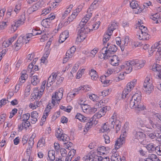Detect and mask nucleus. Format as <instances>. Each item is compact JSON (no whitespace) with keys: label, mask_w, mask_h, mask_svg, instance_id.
<instances>
[{"label":"nucleus","mask_w":161,"mask_h":161,"mask_svg":"<svg viewBox=\"0 0 161 161\" xmlns=\"http://www.w3.org/2000/svg\"><path fill=\"white\" fill-rule=\"evenodd\" d=\"M108 122H107L106 123H105L103 124V127L102 130H103V132L104 131H107L109 130V129H110V128H109L108 126L107 125H108Z\"/></svg>","instance_id":"nucleus-45"},{"label":"nucleus","mask_w":161,"mask_h":161,"mask_svg":"<svg viewBox=\"0 0 161 161\" xmlns=\"http://www.w3.org/2000/svg\"><path fill=\"white\" fill-rule=\"evenodd\" d=\"M23 120H22V121H27V120H28L30 116V115L29 113H27L25 114H24L23 115Z\"/></svg>","instance_id":"nucleus-46"},{"label":"nucleus","mask_w":161,"mask_h":161,"mask_svg":"<svg viewBox=\"0 0 161 161\" xmlns=\"http://www.w3.org/2000/svg\"><path fill=\"white\" fill-rule=\"evenodd\" d=\"M60 108L62 110H63L67 112H70L72 107L71 106H68L67 108L63 106H61Z\"/></svg>","instance_id":"nucleus-40"},{"label":"nucleus","mask_w":161,"mask_h":161,"mask_svg":"<svg viewBox=\"0 0 161 161\" xmlns=\"http://www.w3.org/2000/svg\"><path fill=\"white\" fill-rule=\"evenodd\" d=\"M151 18L154 20H155L156 19L158 18L159 19V13H156L152 15L151 17Z\"/></svg>","instance_id":"nucleus-61"},{"label":"nucleus","mask_w":161,"mask_h":161,"mask_svg":"<svg viewBox=\"0 0 161 161\" xmlns=\"http://www.w3.org/2000/svg\"><path fill=\"white\" fill-rule=\"evenodd\" d=\"M34 143V141L33 140H31L29 139V141L28 142V144L29 145L28 148L29 150H31V149H32V146H33Z\"/></svg>","instance_id":"nucleus-52"},{"label":"nucleus","mask_w":161,"mask_h":161,"mask_svg":"<svg viewBox=\"0 0 161 161\" xmlns=\"http://www.w3.org/2000/svg\"><path fill=\"white\" fill-rule=\"evenodd\" d=\"M146 147L149 153H153L156 151V147L155 145L153 143H149L147 144Z\"/></svg>","instance_id":"nucleus-16"},{"label":"nucleus","mask_w":161,"mask_h":161,"mask_svg":"<svg viewBox=\"0 0 161 161\" xmlns=\"http://www.w3.org/2000/svg\"><path fill=\"white\" fill-rule=\"evenodd\" d=\"M141 63V62H140L138 60H134L130 62L127 61L124 65H121L120 67L121 69H125V72L126 73H129L132 71L133 67L136 70L144 66V64Z\"/></svg>","instance_id":"nucleus-1"},{"label":"nucleus","mask_w":161,"mask_h":161,"mask_svg":"<svg viewBox=\"0 0 161 161\" xmlns=\"http://www.w3.org/2000/svg\"><path fill=\"white\" fill-rule=\"evenodd\" d=\"M90 75L92 80H96L98 78V75L97 74L96 71L94 69H91Z\"/></svg>","instance_id":"nucleus-24"},{"label":"nucleus","mask_w":161,"mask_h":161,"mask_svg":"<svg viewBox=\"0 0 161 161\" xmlns=\"http://www.w3.org/2000/svg\"><path fill=\"white\" fill-rule=\"evenodd\" d=\"M155 152L159 155L161 156V147L160 146H157L156 147V151Z\"/></svg>","instance_id":"nucleus-57"},{"label":"nucleus","mask_w":161,"mask_h":161,"mask_svg":"<svg viewBox=\"0 0 161 161\" xmlns=\"http://www.w3.org/2000/svg\"><path fill=\"white\" fill-rule=\"evenodd\" d=\"M31 81L32 85H36L39 82L40 80L37 76L34 75L32 77Z\"/></svg>","instance_id":"nucleus-29"},{"label":"nucleus","mask_w":161,"mask_h":161,"mask_svg":"<svg viewBox=\"0 0 161 161\" xmlns=\"http://www.w3.org/2000/svg\"><path fill=\"white\" fill-rule=\"evenodd\" d=\"M24 23V22H22L19 20H18L17 21L14 22V25H15L16 27H18L20 25L23 24Z\"/></svg>","instance_id":"nucleus-63"},{"label":"nucleus","mask_w":161,"mask_h":161,"mask_svg":"<svg viewBox=\"0 0 161 161\" xmlns=\"http://www.w3.org/2000/svg\"><path fill=\"white\" fill-rule=\"evenodd\" d=\"M63 134V130L60 128H58L56 133L55 135L56 137L58 139L59 138H61V137L60 136H62V135Z\"/></svg>","instance_id":"nucleus-34"},{"label":"nucleus","mask_w":161,"mask_h":161,"mask_svg":"<svg viewBox=\"0 0 161 161\" xmlns=\"http://www.w3.org/2000/svg\"><path fill=\"white\" fill-rule=\"evenodd\" d=\"M111 161H122L121 157L116 153H113L111 158Z\"/></svg>","instance_id":"nucleus-22"},{"label":"nucleus","mask_w":161,"mask_h":161,"mask_svg":"<svg viewBox=\"0 0 161 161\" xmlns=\"http://www.w3.org/2000/svg\"><path fill=\"white\" fill-rule=\"evenodd\" d=\"M134 86L133 84H132L131 82L128 83L126 86V88L124 89V90L128 89V91H129L128 92V93H127L128 94H129L130 92L131 91V89L132 88H133L134 87Z\"/></svg>","instance_id":"nucleus-38"},{"label":"nucleus","mask_w":161,"mask_h":161,"mask_svg":"<svg viewBox=\"0 0 161 161\" xmlns=\"http://www.w3.org/2000/svg\"><path fill=\"white\" fill-rule=\"evenodd\" d=\"M60 137H61V138H59L58 139L59 140H62L64 142L69 141V137L65 134L63 133L62 135V136H61Z\"/></svg>","instance_id":"nucleus-32"},{"label":"nucleus","mask_w":161,"mask_h":161,"mask_svg":"<svg viewBox=\"0 0 161 161\" xmlns=\"http://www.w3.org/2000/svg\"><path fill=\"white\" fill-rule=\"evenodd\" d=\"M137 125L138 127H146L147 128L149 129L150 130H152L151 126H147L145 124L144 122L141 119H138L136 122Z\"/></svg>","instance_id":"nucleus-19"},{"label":"nucleus","mask_w":161,"mask_h":161,"mask_svg":"<svg viewBox=\"0 0 161 161\" xmlns=\"http://www.w3.org/2000/svg\"><path fill=\"white\" fill-rule=\"evenodd\" d=\"M108 27L109 28H111L114 31V30L118 28V25L117 23L114 22L112 24L110 25H109Z\"/></svg>","instance_id":"nucleus-56"},{"label":"nucleus","mask_w":161,"mask_h":161,"mask_svg":"<svg viewBox=\"0 0 161 161\" xmlns=\"http://www.w3.org/2000/svg\"><path fill=\"white\" fill-rule=\"evenodd\" d=\"M76 152L75 150L73 149L69 152L68 154V156H69L70 157H73L75 154Z\"/></svg>","instance_id":"nucleus-60"},{"label":"nucleus","mask_w":161,"mask_h":161,"mask_svg":"<svg viewBox=\"0 0 161 161\" xmlns=\"http://www.w3.org/2000/svg\"><path fill=\"white\" fill-rule=\"evenodd\" d=\"M108 149V147H106L104 146H102L98 147L97 149V150L100 153L105 154V152H106Z\"/></svg>","instance_id":"nucleus-31"},{"label":"nucleus","mask_w":161,"mask_h":161,"mask_svg":"<svg viewBox=\"0 0 161 161\" xmlns=\"http://www.w3.org/2000/svg\"><path fill=\"white\" fill-rule=\"evenodd\" d=\"M153 118L159 122H161V115L158 113H155L153 114Z\"/></svg>","instance_id":"nucleus-36"},{"label":"nucleus","mask_w":161,"mask_h":161,"mask_svg":"<svg viewBox=\"0 0 161 161\" xmlns=\"http://www.w3.org/2000/svg\"><path fill=\"white\" fill-rule=\"evenodd\" d=\"M94 154L93 152H91L83 157L85 161H93Z\"/></svg>","instance_id":"nucleus-18"},{"label":"nucleus","mask_w":161,"mask_h":161,"mask_svg":"<svg viewBox=\"0 0 161 161\" xmlns=\"http://www.w3.org/2000/svg\"><path fill=\"white\" fill-rule=\"evenodd\" d=\"M31 118L32 124H34L37 121V119L38 117V114L37 112L36 111H33L31 113Z\"/></svg>","instance_id":"nucleus-17"},{"label":"nucleus","mask_w":161,"mask_h":161,"mask_svg":"<svg viewBox=\"0 0 161 161\" xmlns=\"http://www.w3.org/2000/svg\"><path fill=\"white\" fill-rule=\"evenodd\" d=\"M118 57L116 55L113 54L111 55V56L110 57H108V59H109L110 60L111 64L114 66H116L118 65V61H119L118 60Z\"/></svg>","instance_id":"nucleus-14"},{"label":"nucleus","mask_w":161,"mask_h":161,"mask_svg":"<svg viewBox=\"0 0 161 161\" xmlns=\"http://www.w3.org/2000/svg\"><path fill=\"white\" fill-rule=\"evenodd\" d=\"M48 158L51 161H53L55 158V152L53 150H50L48 153Z\"/></svg>","instance_id":"nucleus-21"},{"label":"nucleus","mask_w":161,"mask_h":161,"mask_svg":"<svg viewBox=\"0 0 161 161\" xmlns=\"http://www.w3.org/2000/svg\"><path fill=\"white\" fill-rule=\"evenodd\" d=\"M149 123L151 125L152 127L154 129L157 130H161V125L158 123L154 124L153 121L151 119L149 120Z\"/></svg>","instance_id":"nucleus-23"},{"label":"nucleus","mask_w":161,"mask_h":161,"mask_svg":"<svg viewBox=\"0 0 161 161\" xmlns=\"http://www.w3.org/2000/svg\"><path fill=\"white\" fill-rule=\"evenodd\" d=\"M125 135H121L119 138L116 141L115 144V149H118L125 142Z\"/></svg>","instance_id":"nucleus-9"},{"label":"nucleus","mask_w":161,"mask_h":161,"mask_svg":"<svg viewBox=\"0 0 161 161\" xmlns=\"http://www.w3.org/2000/svg\"><path fill=\"white\" fill-rule=\"evenodd\" d=\"M142 88L148 94H149L153 90V86L149 77H147L146 78Z\"/></svg>","instance_id":"nucleus-5"},{"label":"nucleus","mask_w":161,"mask_h":161,"mask_svg":"<svg viewBox=\"0 0 161 161\" xmlns=\"http://www.w3.org/2000/svg\"><path fill=\"white\" fill-rule=\"evenodd\" d=\"M25 43V44L27 43L25 36H21L19 37L16 42L14 45L15 46V50L16 51L19 50Z\"/></svg>","instance_id":"nucleus-8"},{"label":"nucleus","mask_w":161,"mask_h":161,"mask_svg":"<svg viewBox=\"0 0 161 161\" xmlns=\"http://www.w3.org/2000/svg\"><path fill=\"white\" fill-rule=\"evenodd\" d=\"M130 5L133 9H137V14L141 13L143 10L142 7L140 6L136 1L132 0L130 3Z\"/></svg>","instance_id":"nucleus-11"},{"label":"nucleus","mask_w":161,"mask_h":161,"mask_svg":"<svg viewBox=\"0 0 161 161\" xmlns=\"http://www.w3.org/2000/svg\"><path fill=\"white\" fill-rule=\"evenodd\" d=\"M7 22V21L5 20V21H2L0 23V30H3L7 26L6 23Z\"/></svg>","instance_id":"nucleus-41"},{"label":"nucleus","mask_w":161,"mask_h":161,"mask_svg":"<svg viewBox=\"0 0 161 161\" xmlns=\"http://www.w3.org/2000/svg\"><path fill=\"white\" fill-rule=\"evenodd\" d=\"M37 30L36 29L33 30H32V33H29L28 34L26 35V36L25 37H26V40L27 42H28L29 40L28 39L29 38H30L32 36H35L34 35V31H37Z\"/></svg>","instance_id":"nucleus-37"},{"label":"nucleus","mask_w":161,"mask_h":161,"mask_svg":"<svg viewBox=\"0 0 161 161\" xmlns=\"http://www.w3.org/2000/svg\"><path fill=\"white\" fill-rule=\"evenodd\" d=\"M51 21V20L46 18L42 20L41 22V24L43 27L47 28L50 25Z\"/></svg>","instance_id":"nucleus-26"},{"label":"nucleus","mask_w":161,"mask_h":161,"mask_svg":"<svg viewBox=\"0 0 161 161\" xmlns=\"http://www.w3.org/2000/svg\"><path fill=\"white\" fill-rule=\"evenodd\" d=\"M98 3L97 1L94 0L93 3L91 5L90 8L93 9L94 8H96L97 7V4Z\"/></svg>","instance_id":"nucleus-53"},{"label":"nucleus","mask_w":161,"mask_h":161,"mask_svg":"<svg viewBox=\"0 0 161 161\" xmlns=\"http://www.w3.org/2000/svg\"><path fill=\"white\" fill-rule=\"evenodd\" d=\"M88 120H87V123L85 126V127L86 129V131H87L88 130L92 127L93 124L96 125L97 122H96V119L95 120H93V119L91 118L89 119H88Z\"/></svg>","instance_id":"nucleus-15"},{"label":"nucleus","mask_w":161,"mask_h":161,"mask_svg":"<svg viewBox=\"0 0 161 161\" xmlns=\"http://www.w3.org/2000/svg\"><path fill=\"white\" fill-rule=\"evenodd\" d=\"M28 77V75L26 74V71H23L21 73V76L19 78L20 82L24 83L26 79Z\"/></svg>","instance_id":"nucleus-25"},{"label":"nucleus","mask_w":161,"mask_h":161,"mask_svg":"<svg viewBox=\"0 0 161 161\" xmlns=\"http://www.w3.org/2000/svg\"><path fill=\"white\" fill-rule=\"evenodd\" d=\"M89 105L85 104L83 106H81V108L84 112H87L88 109L89 108Z\"/></svg>","instance_id":"nucleus-44"},{"label":"nucleus","mask_w":161,"mask_h":161,"mask_svg":"<svg viewBox=\"0 0 161 161\" xmlns=\"http://www.w3.org/2000/svg\"><path fill=\"white\" fill-rule=\"evenodd\" d=\"M118 49L117 46L114 45H111L107 49V47H105L102 48L101 50L100 53L103 55L104 59H106L108 58L109 57L111 56V55H113L115 53Z\"/></svg>","instance_id":"nucleus-2"},{"label":"nucleus","mask_w":161,"mask_h":161,"mask_svg":"<svg viewBox=\"0 0 161 161\" xmlns=\"http://www.w3.org/2000/svg\"><path fill=\"white\" fill-rule=\"evenodd\" d=\"M122 42H123V44H123L124 46H127L129 42V37L126 36L124 38V40H123Z\"/></svg>","instance_id":"nucleus-49"},{"label":"nucleus","mask_w":161,"mask_h":161,"mask_svg":"<svg viewBox=\"0 0 161 161\" xmlns=\"http://www.w3.org/2000/svg\"><path fill=\"white\" fill-rule=\"evenodd\" d=\"M57 74L56 73L53 72L50 75L47 80V86L48 87H50L55 81V80L57 78Z\"/></svg>","instance_id":"nucleus-10"},{"label":"nucleus","mask_w":161,"mask_h":161,"mask_svg":"<svg viewBox=\"0 0 161 161\" xmlns=\"http://www.w3.org/2000/svg\"><path fill=\"white\" fill-rule=\"evenodd\" d=\"M111 36V35L108 34V33H105L103 39V43H106L109 40V39L110 38Z\"/></svg>","instance_id":"nucleus-35"},{"label":"nucleus","mask_w":161,"mask_h":161,"mask_svg":"<svg viewBox=\"0 0 161 161\" xmlns=\"http://www.w3.org/2000/svg\"><path fill=\"white\" fill-rule=\"evenodd\" d=\"M49 53L48 52H46L45 54L44 55L43 57L41 59V62L44 63L45 62V60L47 59L48 57Z\"/></svg>","instance_id":"nucleus-43"},{"label":"nucleus","mask_w":161,"mask_h":161,"mask_svg":"<svg viewBox=\"0 0 161 161\" xmlns=\"http://www.w3.org/2000/svg\"><path fill=\"white\" fill-rule=\"evenodd\" d=\"M64 144L65 145V147L66 148L68 149L69 150L70 149L69 148V147H71L72 146L73 143L67 141V142L64 143Z\"/></svg>","instance_id":"nucleus-51"},{"label":"nucleus","mask_w":161,"mask_h":161,"mask_svg":"<svg viewBox=\"0 0 161 161\" xmlns=\"http://www.w3.org/2000/svg\"><path fill=\"white\" fill-rule=\"evenodd\" d=\"M78 67L79 65L78 64H75V65L73 67L72 70L70 72L71 74H72V73H75L78 69Z\"/></svg>","instance_id":"nucleus-62"},{"label":"nucleus","mask_w":161,"mask_h":161,"mask_svg":"<svg viewBox=\"0 0 161 161\" xmlns=\"http://www.w3.org/2000/svg\"><path fill=\"white\" fill-rule=\"evenodd\" d=\"M63 96V90L60 89L58 92H55L54 95H53L52 98V103L54 106L55 101H59L61 100Z\"/></svg>","instance_id":"nucleus-7"},{"label":"nucleus","mask_w":161,"mask_h":161,"mask_svg":"<svg viewBox=\"0 0 161 161\" xmlns=\"http://www.w3.org/2000/svg\"><path fill=\"white\" fill-rule=\"evenodd\" d=\"M72 92L69 93L67 95V101H69L72 100V99L74 97V96L72 95Z\"/></svg>","instance_id":"nucleus-55"},{"label":"nucleus","mask_w":161,"mask_h":161,"mask_svg":"<svg viewBox=\"0 0 161 161\" xmlns=\"http://www.w3.org/2000/svg\"><path fill=\"white\" fill-rule=\"evenodd\" d=\"M78 34L79 35L81 40H84L86 37L85 34H87L90 31L87 26V25L83 26V27H78Z\"/></svg>","instance_id":"nucleus-6"},{"label":"nucleus","mask_w":161,"mask_h":161,"mask_svg":"<svg viewBox=\"0 0 161 161\" xmlns=\"http://www.w3.org/2000/svg\"><path fill=\"white\" fill-rule=\"evenodd\" d=\"M75 118L79 119L81 121H83L84 122H87V120L88 119L85 117L83 115L80 114L78 113L75 116Z\"/></svg>","instance_id":"nucleus-27"},{"label":"nucleus","mask_w":161,"mask_h":161,"mask_svg":"<svg viewBox=\"0 0 161 161\" xmlns=\"http://www.w3.org/2000/svg\"><path fill=\"white\" fill-rule=\"evenodd\" d=\"M128 89L124 90L123 91L122 94V98H128L134 99L139 101H141L142 99V94L140 92L137 91L132 96L130 94H128Z\"/></svg>","instance_id":"nucleus-4"},{"label":"nucleus","mask_w":161,"mask_h":161,"mask_svg":"<svg viewBox=\"0 0 161 161\" xmlns=\"http://www.w3.org/2000/svg\"><path fill=\"white\" fill-rule=\"evenodd\" d=\"M152 69L153 71L156 72L155 74L156 75L157 72L161 71V66L158 64H155L152 66Z\"/></svg>","instance_id":"nucleus-28"},{"label":"nucleus","mask_w":161,"mask_h":161,"mask_svg":"<svg viewBox=\"0 0 161 161\" xmlns=\"http://www.w3.org/2000/svg\"><path fill=\"white\" fill-rule=\"evenodd\" d=\"M104 138L105 139V142L106 144L109 143L110 142V137L109 136L105 134L104 135Z\"/></svg>","instance_id":"nucleus-58"},{"label":"nucleus","mask_w":161,"mask_h":161,"mask_svg":"<svg viewBox=\"0 0 161 161\" xmlns=\"http://www.w3.org/2000/svg\"><path fill=\"white\" fill-rule=\"evenodd\" d=\"M69 32L68 30H65L61 33L59 37V42L61 43L64 42L69 37Z\"/></svg>","instance_id":"nucleus-13"},{"label":"nucleus","mask_w":161,"mask_h":161,"mask_svg":"<svg viewBox=\"0 0 161 161\" xmlns=\"http://www.w3.org/2000/svg\"><path fill=\"white\" fill-rule=\"evenodd\" d=\"M10 42L8 40H5L4 41L2 45L5 47H8L10 45Z\"/></svg>","instance_id":"nucleus-47"},{"label":"nucleus","mask_w":161,"mask_h":161,"mask_svg":"<svg viewBox=\"0 0 161 161\" xmlns=\"http://www.w3.org/2000/svg\"><path fill=\"white\" fill-rule=\"evenodd\" d=\"M26 126V124H25V122L24 121H23L21 124L19 125L18 129L20 130H22L24 128L26 129L27 128H28V127Z\"/></svg>","instance_id":"nucleus-42"},{"label":"nucleus","mask_w":161,"mask_h":161,"mask_svg":"<svg viewBox=\"0 0 161 161\" xmlns=\"http://www.w3.org/2000/svg\"><path fill=\"white\" fill-rule=\"evenodd\" d=\"M102 116V114H99L98 113H96L91 118L92 119H93V120H95V119H96V118L97 119H99ZM97 121L96 120V122Z\"/></svg>","instance_id":"nucleus-48"},{"label":"nucleus","mask_w":161,"mask_h":161,"mask_svg":"<svg viewBox=\"0 0 161 161\" xmlns=\"http://www.w3.org/2000/svg\"><path fill=\"white\" fill-rule=\"evenodd\" d=\"M149 35L147 32H143L142 33V39L143 40H148L149 38Z\"/></svg>","instance_id":"nucleus-54"},{"label":"nucleus","mask_w":161,"mask_h":161,"mask_svg":"<svg viewBox=\"0 0 161 161\" xmlns=\"http://www.w3.org/2000/svg\"><path fill=\"white\" fill-rule=\"evenodd\" d=\"M125 101L129 103L130 107L131 108H135L138 111L144 110L145 108L144 105L141 101L135 100L132 99L125 98Z\"/></svg>","instance_id":"nucleus-3"},{"label":"nucleus","mask_w":161,"mask_h":161,"mask_svg":"<svg viewBox=\"0 0 161 161\" xmlns=\"http://www.w3.org/2000/svg\"><path fill=\"white\" fill-rule=\"evenodd\" d=\"M17 111L18 110L17 109L15 108L13 109L10 113V114L9 118L10 119L12 118L13 116L17 113Z\"/></svg>","instance_id":"nucleus-50"},{"label":"nucleus","mask_w":161,"mask_h":161,"mask_svg":"<svg viewBox=\"0 0 161 161\" xmlns=\"http://www.w3.org/2000/svg\"><path fill=\"white\" fill-rule=\"evenodd\" d=\"M89 98L93 101L96 100V99H97V96L95 94L89 95Z\"/></svg>","instance_id":"nucleus-64"},{"label":"nucleus","mask_w":161,"mask_h":161,"mask_svg":"<svg viewBox=\"0 0 161 161\" xmlns=\"http://www.w3.org/2000/svg\"><path fill=\"white\" fill-rule=\"evenodd\" d=\"M134 135L135 138L138 139L140 142H142L145 138V134L141 132L134 131Z\"/></svg>","instance_id":"nucleus-12"},{"label":"nucleus","mask_w":161,"mask_h":161,"mask_svg":"<svg viewBox=\"0 0 161 161\" xmlns=\"http://www.w3.org/2000/svg\"><path fill=\"white\" fill-rule=\"evenodd\" d=\"M97 107H96L95 106L93 107L89 108L87 112L90 114H92L95 113L97 111Z\"/></svg>","instance_id":"nucleus-39"},{"label":"nucleus","mask_w":161,"mask_h":161,"mask_svg":"<svg viewBox=\"0 0 161 161\" xmlns=\"http://www.w3.org/2000/svg\"><path fill=\"white\" fill-rule=\"evenodd\" d=\"M156 58V62L160 61V58H161V52H157Z\"/></svg>","instance_id":"nucleus-59"},{"label":"nucleus","mask_w":161,"mask_h":161,"mask_svg":"<svg viewBox=\"0 0 161 161\" xmlns=\"http://www.w3.org/2000/svg\"><path fill=\"white\" fill-rule=\"evenodd\" d=\"M109 122L111 123L109 126L110 128H114V125H116L118 123H119V120H114L112 119H109Z\"/></svg>","instance_id":"nucleus-30"},{"label":"nucleus","mask_w":161,"mask_h":161,"mask_svg":"<svg viewBox=\"0 0 161 161\" xmlns=\"http://www.w3.org/2000/svg\"><path fill=\"white\" fill-rule=\"evenodd\" d=\"M158 158L156 155L152 154L149 155L148 158L145 160V161H157Z\"/></svg>","instance_id":"nucleus-20"},{"label":"nucleus","mask_w":161,"mask_h":161,"mask_svg":"<svg viewBox=\"0 0 161 161\" xmlns=\"http://www.w3.org/2000/svg\"><path fill=\"white\" fill-rule=\"evenodd\" d=\"M160 45V44L158 43H156L154 44V45H153L152 46V49L150 51V52H149V54L151 55L152 54L154 50H153V49H157L158 47Z\"/></svg>","instance_id":"nucleus-33"}]
</instances>
